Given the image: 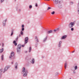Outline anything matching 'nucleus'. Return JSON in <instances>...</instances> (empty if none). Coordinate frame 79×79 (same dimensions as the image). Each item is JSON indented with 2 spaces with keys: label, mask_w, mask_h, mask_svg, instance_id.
I'll list each match as a JSON object with an SVG mask.
<instances>
[{
  "label": "nucleus",
  "mask_w": 79,
  "mask_h": 79,
  "mask_svg": "<svg viewBox=\"0 0 79 79\" xmlns=\"http://www.w3.org/2000/svg\"><path fill=\"white\" fill-rule=\"evenodd\" d=\"M27 73V70H26L25 68H23L22 69V73L23 74V76H26Z\"/></svg>",
  "instance_id": "f257e3e1"
},
{
  "label": "nucleus",
  "mask_w": 79,
  "mask_h": 79,
  "mask_svg": "<svg viewBox=\"0 0 79 79\" xmlns=\"http://www.w3.org/2000/svg\"><path fill=\"white\" fill-rule=\"evenodd\" d=\"M74 23L71 22L69 25V27H73V26H74Z\"/></svg>",
  "instance_id": "f03ea898"
},
{
  "label": "nucleus",
  "mask_w": 79,
  "mask_h": 79,
  "mask_svg": "<svg viewBox=\"0 0 79 79\" xmlns=\"http://www.w3.org/2000/svg\"><path fill=\"white\" fill-rule=\"evenodd\" d=\"M28 42V37H26L25 38V43L24 44H26Z\"/></svg>",
  "instance_id": "7ed1b4c3"
},
{
  "label": "nucleus",
  "mask_w": 79,
  "mask_h": 79,
  "mask_svg": "<svg viewBox=\"0 0 79 79\" xmlns=\"http://www.w3.org/2000/svg\"><path fill=\"white\" fill-rule=\"evenodd\" d=\"M11 56L9 57L10 58H11L12 56H14V52H12L11 53Z\"/></svg>",
  "instance_id": "20e7f679"
},
{
  "label": "nucleus",
  "mask_w": 79,
  "mask_h": 79,
  "mask_svg": "<svg viewBox=\"0 0 79 79\" xmlns=\"http://www.w3.org/2000/svg\"><path fill=\"white\" fill-rule=\"evenodd\" d=\"M67 37V35H64L61 38V39H66Z\"/></svg>",
  "instance_id": "39448f33"
},
{
  "label": "nucleus",
  "mask_w": 79,
  "mask_h": 79,
  "mask_svg": "<svg viewBox=\"0 0 79 79\" xmlns=\"http://www.w3.org/2000/svg\"><path fill=\"white\" fill-rule=\"evenodd\" d=\"M21 48V44H19L18 45H17V48Z\"/></svg>",
  "instance_id": "423d86ee"
},
{
  "label": "nucleus",
  "mask_w": 79,
  "mask_h": 79,
  "mask_svg": "<svg viewBox=\"0 0 79 79\" xmlns=\"http://www.w3.org/2000/svg\"><path fill=\"white\" fill-rule=\"evenodd\" d=\"M35 41H36L37 42H39V40L37 38V36H35Z\"/></svg>",
  "instance_id": "0eeeda50"
},
{
  "label": "nucleus",
  "mask_w": 79,
  "mask_h": 79,
  "mask_svg": "<svg viewBox=\"0 0 79 79\" xmlns=\"http://www.w3.org/2000/svg\"><path fill=\"white\" fill-rule=\"evenodd\" d=\"M10 68V67H6L4 68V71H6Z\"/></svg>",
  "instance_id": "6e6552de"
},
{
  "label": "nucleus",
  "mask_w": 79,
  "mask_h": 79,
  "mask_svg": "<svg viewBox=\"0 0 79 79\" xmlns=\"http://www.w3.org/2000/svg\"><path fill=\"white\" fill-rule=\"evenodd\" d=\"M17 50L18 53V52H21V48H17Z\"/></svg>",
  "instance_id": "1a4fd4ad"
},
{
  "label": "nucleus",
  "mask_w": 79,
  "mask_h": 79,
  "mask_svg": "<svg viewBox=\"0 0 79 79\" xmlns=\"http://www.w3.org/2000/svg\"><path fill=\"white\" fill-rule=\"evenodd\" d=\"M54 2H55L56 4H58V0H53Z\"/></svg>",
  "instance_id": "9d476101"
},
{
  "label": "nucleus",
  "mask_w": 79,
  "mask_h": 79,
  "mask_svg": "<svg viewBox=\"0 0 79 79\" xmlns=\"http://www.w3.org/2000/svg\"><path fill=\"white\" fill-rule=\"evenodd\" d=\"M13 31H14V30L12 29L11 31V34L10 35L11 36L12 35H13Z\"/></svg>",
  "instance_id": "9b49d317"
},
{
  "label": "nucleus",
  "mask_w": 79,
  "mask_h": 79,
  "mask_svg": "<svg viewBox=\"0 0 79 79\" xmlns=\"http://www.w3.org/2000/svg\"><path fill=\"white\" fill-rule=\"evenodd\" d=\"M52 31L50 30L49 31L47 32V34H50V33H52Z\"/></svg>",
  "instance_id": "f8f14e48"
},
{
  "label": "nucleus",
  "mask_w": 79,
  "mask_h": 79,
  "mask_svg": "<svg viewBox=\"0 0 79 79\" xmlns=\"http://www.w3.org/2000/svg\"><path fill=\"white\" fill-rule=\"evenodd\" d=\"M31 61L32 64H34V59H32Z\"/></svg>",
  "instance_id": "ddd939ff"
},
{
  "label": "nucleus",
  "mask_w": 79,
  "mask_h": 79,
  "mask_svg": "<svg viewBox=\"0 0 79 79\" xmlns=\"http://www.w3.org/2000/svg\"><path fill=\"white\" fill-rule=\"evenodd\" d=\"M17 63H15V66L16 69H17Z\"/></svg>",
  "instance_id": "4468645a"
},
{
  "label": "nucleus",
  "mask_w": 79,
  "mask_h": 79,
  "mask_svg": "<svg viewBox=\"0 0 79 79\" xmlns=\"http://www.w3.org/2000/svg\"><path fill=\"white\" fill-rule=\"evenodd\" d=\"M3 48H2L0 50V53H2L3 52Z\"/></svg>",
  "instance_id": "2eb2a0df"
},
{
  "label": "nucleus",
  "mask_w": 79,
  "mask_h": 79,
  "mask_svg": "<svg viewBox=\"0 0 79 79\" xmlns=\"http://www.w3.org/2000/svg\"><path fill=\"white\" fill-rule=\"evenodd\" d=\"M66 67H67V64L66 63H65L64 64V68L65 69L66 68Z\"/></svg>",
  "instance_id": "dca6fc26"
},
{
  "label": "nucleus",
  "mask_w": 79,
  "mask_h": 79,
  "mask_svg": "<svg viewBox=\"0 0 79 79\" xmlns=\"http://www.w3.org/2000/svg\"><path fill=\"white\" fill-rule=\"evenodd\" d=\"M1 59L2 60H3V55H2L1 56Z\"/></svg>",
  "instance_id": "f3484780"
},
{
  "label": "nucleus",
  "mask_w": 79,
  "mask_h": 79,
  "mask_svg": "<svg viewBox=\"0 0 79 79\" xmlns=\"http://www.w3.org/2000/svg\"><path fill=\"white\" fill-rule=\"evenodd\" d=\"M77 66H75V67H74L75 70H76V69H77Z\"/></svg>",
  "instance_id": "a211bd4d"
},
{
  "label": "nucleus",
  "mask_w": 79,
  "mask_h": 79,
  "mask_svg": "<svg viewBox=\"0 0 79 79\" xmlns=\"http://www.w3.org/2000/svg\"><path fill=\"white\" fill-rule=\"evenodd\" d=\"M31 51V47H30L29 48V52H30Z\"/></svg>",
  "instance_id": "6ab92c4d"
},
{
  "label": "nucleus",
  "mask_w": 79,
  "mask_h": 79,
  "mask_svg": "<svg viewBox=\"0 0 79 79\" xmlns=\"http://www.w3.org/2000/svg\"><path fill=\"white\" fill-rule=\"evenodd\" d=\"M20 34H21V35H23V32L22 31H21Z\"/></svg>",
  "instance_id": "aec40b11"
},
{
  "label": "nucleus",
  "mask_w": 79,
  "mask_h": 79,
  "mask_svg": "<svg viewBox=\"0 0 79 79\" xmlns=\"http://www.w3.org/2000/svg\"><path fill=\"white\" fill-rule=\"evenodd\" d=\"M56 30L57 31H59L60 30V28H57L56 29Z\"/></svg>",
  "instance_id": "412c9836"
},
{
  "label": "nucleus",
  "mask_w": 79,
  "mask_h": 79,
  "mask_svg": "<svg viewBox=\"0 0 79 79\" xmlns=\"http://www.w3.org/2000/svg\"><path fill=\"white\" fill-rule=\"evenodd\" d=\"M3 69H0V72H2V71H3Z\"/></svg>",
  "instance_id": "4be33fe9"
},
{
  "label": "nucleus",
  "mask_w": 79,
  "mask_h": 79,
  "mask_svg": "<svg viewBox=\"0 0 79 79\" xmlns=\"http://www.w3.org/2000/svg\"><path fill=\"white\" fill-rule=\"evenodd\" d=\"M51 14H52V15H54V14H55V11H53L51 13Z\"/></svg>",
  "instance_id": "5701e85b"
},
{
  "label": "nucleus",
  "mask_w": 79,
  "mask_h": 79,
  "mask_svg": "<svg viewBox=\"0 0 79 79\" xmlns=\"http://www.w3.org/2000/svg\"><path fill=\"white\" fill-rule=\"evenodd\" d=\"M50 9H51V7H48L47 8V10H50Z\"/></svg>",
  "instance_id": "b1692460"
},
{
  "label": "nucleus",
  "mask_w": 79,
  "mask_h": 79,
  "mask_svg": "<svg viewBox=\"0 0 79 79\" xmlns=\"http://www.w3.org/2000/svg\"><path fill=\"white\" fill-rule=\"evenodd\" d=\"M60 46H59V47H60V45L61 44V41H60L59 43Z\"/></svg>",
  "instance_id": "393cba45"
},
{
  "label": "nucleus",
  "mask_w": 79,
  "mask_h": 79,
  "mask_svg": "<svg viewBox=\"0 0 79 79\" xmlns=\"http://www.w3.org/2000/svg\"><path fill=\"white\" fill-rule=\"evenodd\" d=\"M46 40H47V38H45L44 40V42H45Z\"/></svg>",
  "instance_id": "a878e982"
},
{
  "label": "nucleus",
  "mask_w": 79,
  "mask_h": 79,
  "mask_svg": "<svg viewBox=\"0 0 79 79\" xmlns=\"http://www.w3.org/2000/svg\"><path fill=\"white\" fill-rule=\"evenodd\" d=\"M4 1V0H1V3H2Z\"/></svg>",
  "instance_id": "bb28decb"
},
{
  "label": "nucleus",
  "mask_w": 79,
  "mask_h": 79,
  "mask_svg": "<svg viewBox=\"0 0 79 79\" xmlns=\"http://www.w3.org/2000/svg\"><path fill=\"white\" fill-rule=\"evenodd\" d=\"M73 30H74V28H71V31H73Z\"/></svg>",
  "instance_id": "cd10ccee"
},
{
  "label": "nucleus",
  "mask_w": 79,
  "mask_h": 79,
  "mask_svg": "<svg viewBox=\"0 0 79 79\" xmlns=\"http://www.w3.org/2000/svg\"><path fill=\"white\" fill-rule=\"evenodd\" d=\"M29 8H32V6H31V5H30V6H29Z\"/></svg>",
  "instance_id": "c85d7f7f"
},
{
  "label": "nucleus",
  "mask_w": 79,
  "mask_h": 79,
  "mask_svg": "<svg viewBox=\"0 0 79 79\" xmlns=\"http://www.w3.org/2000/svg\"><path fill=\"white\" fill-rule=\"evenodd\" d=\"M15 44V46H16V45H17V43H14Z\"/></svg>",
  "instance_id": "c756f323"
},
{
  "label": "nucleus",
  "mask_w": 79,
  "mask_h": 79,
  "mask_svg": "<svg viewBox=\"0 0 79 79\" xmlns=\"http://www.w3.org/2000/svg\"><path fill=\"white\" fill-rule=\"evenodd\" d=\"M24 28H23L22 29V31H24Z\"/></svg>",
  "instance_id": "7c9ffc66"
},
{
  "label": "nucleus",
  "mask_w": 79,
  "mask_h": 79,
  "mask_svg": "<svg viewBox=\"0 0 79 79\" xmlns=\"http://www.w3.org/2000/svg\"><path fill=\"white\" fill-rule=\"evenodd\" d=\"M54 32H56V31H56V29H55V30H54Z\"/></svg>",
  "instance_id": "2f4dec72"
},
{
  "label": "nucleus",
  "mask_w": 79,
  "mask_h": 79,
  "mask_svg": "<svg viewBox=\"0 0 79 79\" xmlns=\"http://www.w3.org/2000/svg\"><path fill=\"white\" fill-rule=\"evenodd\" d=\"M15 43H16V41H14L13 43L14 44H15Z\"/></svg>",
  "instance_id": "473e14b6"
},
{
  "label": "nucleus",
  "mask_w": 79,
  "mask_h": 79,
  "mask_svg": "<svg viewBox=\"0 0 79 79\" xmlns=\"http://www.w3.org/2000/svg\"><path fill=\"white\" fill-rule=\"evenodd\" d=\"M24 25H22V27H24Z\"/></svg>",
  "instance_id": "72a5a7b5"
},
{
  "label": "nucleus",
  "mask_w": 79,
  "mask_h": 79,
  "mask_svg": "<svg viewBox=\"0 0 79 79\" xmlns=\"http://www.w3.org/2000/svg\"><path fill=\"white\" fill-rule=\"evenodd\" d=\"M35 6H37V3H35Z\"/></svg>",
  "instance_id": "f704fd0d"
},
{
  "label": "nucleus",
  "mask_w": 79,
  "mask_h": 79,
  "mask_svg": "<svg viewBox=\"0 0 79 79\" xmlns=\"http://www.w3.org/2000/svg\"><path fill=\"white\" fill-rule=\"evenodd\" d=\"M22 47H24V45H22Z\"/></svg>",
  "instance_id": "c9c22d12"
},
{
  "label": "nucleus",
  "mask_w": 79,
  "mask_h": 79,
  "mask_svg": "<svg viewBox=\"0 0 79 79\" xmlns=\"http://www.w3.org/2000/svg\"><path fill=\"white\" fill-rule=\"evenodd\" d=\"M4 46V44L2 43V47H3Z\"/></svg>",
  "instance_id": "e433bc0d"
},
{
  "label": "nucleus",
  "mask_w": 79,
  "mask_h": 79,
  "mask_svg": "<svg viewBox=\"0 0 79 79\" xmlns=\"http://www.w3.org/2000/svg\"><path fill=\"white\" fill-rule=\"evenodd\" d=\"M73 4V2H71V5H72V4Z\"/></svg>",
  "instance_id": "4c0bfd02"
},
{
  "label": "nucleus",
  "mask_w": 79,
  "mask_h": 79,
  "mask_svg": "<svg viewBox=\"0 0 79 79\" xmlns=\"http://www.w3.org/2000/svg\"><path fill=\"white\" fill-rule=\"evenodd\" d=\"M6 21H7V20L6 19L5 20V22H6Z\"/></svg>",
  "instance_id": "58836bf2"
},
{
  "label": "nucleus",
  "mask_w": 79,
  "mask_h": 79,
  "mask_svg": "<svg viewBox=\"0 0 79 79\" xmlns=\"http://www.w3.org/2000/svg\"><path fill=\"white\" fill-rule=\"evenodd\" d=\"M46 0V1H50V0Z\"/></svg>",
  "instance_id": "ea45409f"
},
{
  "label": "nucleus",
  "mask_w": 79,
  "mask_h": 79,
  "mask_svg": "<svg viewBox=\"0 0 79 79\" xmlns=\"http://www.w3.org/2000/svg\"><path fill=\"white\" fill-rule=\"evenodd\" d=\"M75 52V51H73L72 52H73V53H74Z\"/></svg>",
  "instance_id": "a19ab883"
},
{
  "label": "nucleus",
  "mask_w": 79,
  "mask_h": 79,
  "mask_svg": "<svg viewBox=\"0 0 79 79\" xmlns=\"http://www.w3.org/2000/svg\"><path fill=\"white\" fill-rule=\"evenodd\" d=\"M11 63H12V64H13V62H12Z\"/></svg>",
  "instance_id": "79ce46f5"
},
{
  "label": "nucleus",
  "mask_w": 79,
  "mask_h": 79,
  "mask_svg": "<svg viewBox=\"0 0 79 79\" xmlns=\"http://www.w3.org/2000/svg\"><path fill=\"white\" fill-rule=\"evenodd\" d=\"M0 45H1V44L0 43Z\"/></svg>",
  "instance_id": "37998d69"
},
{
  "label": "nucleus",
  "mask_w": 79,
  "mask_h": 79,
  "mask_svg": "<svg viewBox=\"0 0 79 79\" xmlns=\"http://www.w3.org/2000/svg\"><path fill=\"white\" fill-rule=\"evenodd\" d=\"M26 53H27V51H26Z\"/></svg>",
  "instance_id": "c03bdc74"
},
{
  "label": "nucleus",
  "mask_w": 79,
  "mask_h": 79,
  "mask_svg": "<svg viewBox=\"0 0 79 79\" xmlns=\"http://www.w3.org/2000/svg\"><path fill=\"white\" fill-rule=\"evenodd\" d=\"M3 73H5V72H4Z\"/></svg>",
  "instance_id": "a18cd8bd"
},
{
  "label": "nucleus",
  "mask_w": 79,
  "mask_h": 79,
  "mask_svg": "<svg viewBox=\"0 0 79 79\" xmlns=\"http://www.w3.org/2000/svg\"><path fill=\"white\" fill-rule=\"evenodd\" d=\"M70 79H71V78H70Z\"/></svg>",
  "instance_id": "49530a36"
}]
</instances>
